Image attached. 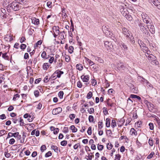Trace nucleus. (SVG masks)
Segmentation results:
<instances>
[{
    "instance_id": "f257e3e1",
    "label": "nucleus",
    "mask_w": 160,
    "mask_h": 160,
    "mask_svg": "<svg viewBox=\"0 0 160 160\" xmlns=\"http://www.w3.org/2000/svg\"><path fill=\"white\" fill-rule=\"evenodd\" d=\"M9 6L14 11H18L22 8L21 4L15 1L13 2Z\"/></svg>"
},
{
    "instance_id": "f03ea898",
    "label": "nucleus",
    "mask_w": 160,
    "mask_h": 160,
    "mask_svg": "<svg viewBox=\"0 0 160 160\" xmlns=\"http://www.w3.org/2000/svg\"><path fill=\"white\" fill-rule=\"evenodd\" d=\"M138 26L140 30L143 33L145 36L147 37L150 36V33L147 29L145 28L144 24L140 22L138 24Z\"/></svg>"
},
{
    "instance_id": "7ed1b4c3",
    "label": "nucleus",
    "mask_w": 160,
    "mask_h": 160,
    "mask_svg": "<svg viewBox=\"0 0 160 160\" xmlns=\"http://www.w3.org/2000/svg\"><path fill=\"white\" fill-rule=\"evenodd\" d=\"M102 30L105 34L109 38H112L113 34L111 32L109 29L105 26H103L102 27Z\"/></svg>"
},
{
    "instance_id": "20e7f679",
    "label": "nucleus",
    "mask_w": 160,
    "mask_h": 160,
    "mask_svg": "<svg viewBox=\"0 0 160 160\" xmlns=\"http://www.w3.org/2000/svg\"><path fill=\"white\" fill-rule=\"evenodd\" d=\"M147 24L148 28L149 29L150 32L152 34H154L155 32V29L154 26L153 25L152 22L151 21Z\"/></svg>"
},
{
    "instance_id": "39448f33",
    "label": "nucleus",
    "mask_w": 160,
    "mask_h": 160,
    "mask_svg": "<svg viewBox=\"0 0 160 160\" xmlns=\"http://www.w3.org/2000/svg\"><path fill=\"white\" fill-rule=\"evenodd\" d=\"M142 17L143 22L146 23V24H148L149 22L151 21L150 18L148 17L147 15L144 13H143L142 14Z\"/></svg>"
},
{
    "instance_id": "423d86ee",
    "label": "nucleus",
    "mask_w": 160,
    "mask_h": 160,
    "mask_svg": "<svg viewBox=\"0 0 160 160\" xmlns=\"http://www.w3.org/2000/svg\"><path fill=\"white\" fill-rule=\"evenodd\" d=\"M119 9L120 11L124 17L126 16V15L129 13L127 9L124 8V7L122 6H121L119 7Z\"/></svg>"
},
{
    "instance_id": "0eeeda50",
    "label": "nucleus",
    "mask_w": 160,
    "mask_h": 160,
    "mask_svg": "<svg viewBox=\"0 0 160 160\" xmlns=\"http://www.w3.org/2000/svg\"><path fill=\"white\" fill-rule=\"evenodd\" d=\"M105 48L107 50H111L113 48V46L111 42L106 41L104 42Z\"/></svg>"
},
{
    "instance_id": "6e6552de",
    "label": "nucleus",
    "mask_w": 160,
    "mask_h": 160,
    "mask_svg": "<svg viewBox=\"0 0 160 160\" xmlns=\"http://www.w3.org/2000/svg\"><path fill=\"white\" fill-rule=\"evenodd\" d=\"M122 33L125 36L126 38L129 37L130 34V31L128 30L125 28H123L122 29Z\"/></svg>"
},
{
    "instance_id": "1a4fd4ad",
    "label": "nucleus",
    "mask_w": 160,
    "mask_h": 160,
    "mask_svg": "<svg viewBox=\"0 0 160 160\" xmlns=\"http://www.w3.org/2000/svg\"><path fill=\"white\" fill-rule=\"evenodd\" d=\"M62 111V108L61 107H58L53 109L52 111V114L53 115H57L60 112Z\"/></svg>"
},
{
    "instance_id": "9d476101",
    "label": "nucleus",
    "mask_w": 160,
    "mask_h": 160,
    "mask_svg": "<svg viewBox=\"0 0 160 160\" xmlns=\"http://www.w3.org/2000/svg\"><path fill=\"white\" fill-rule=\"evenodd\" d=\"M117 68L120 70L121 69H124L126 67L123 65L122 62H119L117 64Z\"/></svg>"
},
{
    "instance_id": "9b49d317",
    "label": "nucleus",
    "mask_w": 160,
    "mask_h": 160,
    "mask_svg": "<svg viewBox=\"0 0 160 160\" xmlns=\"http://www.w3.org/2000/svg\"><path fill=\"white\" fill-rule=\"evenodd\" d=\"M32 23L36 25H38L39 24V20L33 17L31 18Z\"/></svg>"
},
{
    "instance_id": "f8f14e48",
    "label": "nucleus",
    "mask_w": 160,
    "mask_h": 160,
    "mask_svg": "<svg viewBox=\"0 0 160 160\" xmlns=\"http://www.w3.org/2000/svg\"><path fill=\"white\" fill-rule=\"evenodd\" d=\"M81 78L83 82H87L89 80V76L88 75H82L81 76Z\"/></svg>"
},
{
    "instance_id": "ddd939ff",
    "label": "nucleus",
    "mask_w": 160,
    "mask_h": 160,
    "mask_svg": "<svg viewBox=\"0 0 160 160\" xmlns=\"http://www.w3.org/2000/svg\"><path fill=\"white\" fill-rule=\"evenodd\" d=\"M126 39L127 40H129L131 43L132 44L135 42L134 38L132 35H130L129 37L127 38Z\"/></svg>"
},
{
    "instance_id": "4468645a",
    "label": "nucleus",
    "mask_w": 160,
    "mask_h": 160,
    "mask_svg": "<svg viewBox=\"0 0 160 160\" xmlns=\"http://www.w3.org/2000/svg\"><path fill=\"white\" fill-rule=\"evenodd\" d=\"M130 98H137L140 102H141L142 100L140 97L134 94H131L130 96Z\"/></svg>"
},
{
    "instance_id": "2eb2a0df",
    "label": "nucleus",
    "mask_w": 160,
    "mask_h": 160,
    "mask_svg": "<svg viewBox=\"0 0 160 160\" xmlns=\"http://www.w3.org/2000/svg\"><path fill=\"white\" fill-rule=\"evenodd\" d=\"M55 72L57 75V77L58 78H60L61 77V75L64 73L63 71H60L59 70H56Z\"/></svg>"
},
{
    "instance_id": "dca6fc26",
    "label": "nucleus",
    "mask_w": 160,
    "mask_h": 160,
    "mask_svg": "<svg viewBox=\"0 0 160 160\" xmlns=\"http://www.w3.org/2000/svg\"><path fill=\"white\" fill-rule=\"evenodd\" d=\"M130 132L131 135L132 136H136L138 134L137 131L133 128H132L130 130Z\"/></svg>"
},
{
    "instance_id": "f3484780",
    "label": "nucleus",
    "mask_w": 160,
    "mask_h": 160,
    "mask_svg": "<svg viewBox=\"0 0 160 160\" xmlns=\"http://www.w3.org/2000/svg\"><path fill=\"white\" fill-rule=\"evenodd\" d=\"M119 45L122 49L127 50L128 47L123 42H120L119 43Z\"/></svg>"
},
{
    "instance_id": "a211bd4d",
    "label": "nucleus",
    "mask_w": 160,
    "mask_h": 160,
    "mask_svg": "<svg viewBox=\"0 0 160 160\" xmlns=\"http://www.w3.org/2000/svg\"><path fill=\"white\" fill-rule=\"evenodd\" d=\"M142 49H143L144 52L146 53H148V52H150V51L147 47H146L145 44H144V45L142 46Z\"/></svg>"
},
{
    "instance_id": "6ab92c4d",
    "label": "nucleus",
    "mask_w": 160,
    "mask_h": 160,
    "mask_svg": "<svg viewBox=\"0 0 160 160\" xmlns=\"http://www.w3.org/2000/svg\"><path fill=\"white\" fill-rule=\"evenodd\" d=\"M50 65L48 63H45L43 65V68L44 70H47L49 68Z\"/></svg>"
},
{
    "instance_id": "aec40b11",
    "label": "nucleus",
    "mask_w": 160,
    "mask_h": 160,
    "mask_svg": "<svg viewBox=\"0 0 160 160\" xmlns=\"http://www.w3.org/2000/svg\"><path fill=\"white\" fill-rule=\"evenodd\" d=\"M70 128L72 130V132H75L77 131V129L74 125H72L70 126Z\"/></svg>"
},
{
    "instance_id": "412c9836",
    "label": "nucleus",
    "mask_w": 160,
    "mask_h": 160,
    "mask_svg": "<svg viewBox=\"0 0 160 160\" xmlns=\"http://www.w3.org/2000/svg\"><path fill=\"white\" fill-rule=\"evenodd\" d=\"M76 68L79 71H81L83 68V66L81 64H78L76 65Z\"/></svg>"
},
{
    "instance_id": "4be33fe9",
    "label": "nucleus",
    "mask_w": 160,
    "mask_h": 160,
    "mask_svg": "<svg viewBox=\"0 0 160 160\" xmlns=\"http://www.w3.org/2000/svg\"><path fill=\"white\" fill-rule=\"evenodd\" d=\"M106 126L107 127H109L110 126V120L109 118H108L106 119Z\"/></svg>"
},
{
    "instance_id": "5701e85b",
    "label": "nucleus",
    "mask_w": 160,
    "mask_h": 160,
    "mask_svg": "<svg viewBox=\"0 0 160 160\" xmlns=\"http://www.w3.org/2000/svg\"><path fill=\"white\" fill-rule=\"evenodd\" d=\"M62 15L63 18H66L67 16L65 12V10L64 8H62Z\"/></svg>"
},
{
    "instance_id": "b1692460",
    "label": "nucleus",
    "mask_w": 160,
    "mask_h": 160,
    "mask_svg": "<svg viewBox=\"0 0 160 160\" xmlns=\"http://www.w3.org/2000/svg\"><path fill=\"white\" fill-rule=\"evenodd\" d=\"M64 94L63 92L62 91H60L58 93V96L60 98H63V95Z\"/></svg>"
},
{
    "instance_id": "393cba45",
    "label": "nucleus",
    "mask_w": 160,
    "mask_h": 160,
    "mask_svg": "<svg viewBox=\"0 0 160 160\" xmlns=\"http://www.w3.org/2000/svg\"><path fill=\"white\" fill-rule=\"evenodd\" d=\"M125 17L127 20L129 21H131L132 20V18L131 16L129 13L127 14Z\"/></svg>"
},
{
    "instance_id": "a878e982",
    "label": "nucleus",
    "mask_w": 160,
    "mask_h": 160,
    "mask_svg": "<svg viewBox=\"0 0 160 160\" xmlns=\"http://www.w3.org/2000/svg\"><path fill=\"white\" fill-rule=\"evenodd\" d=\"M46 147L45 145H43L41 146L40 148L41 152H42L46 149Z\"/></svg>"
},
{
    "instance_id": "bb28decb",
    "label": "nucleus",
    "mask_w": 160,
    "mask_h": 160,
    "mask_svg": "<svg viewBox=\"0 0 160 160\" xmlns=\"http://www.w3.org/2000/svg\"><path fill=\"white\" fill-rule=\"evenodd\" d=\"M148 143L150 146L152 147L153 146V140L152 138H150L148 140Z\"/></svg>"
},
{
    "instance_id": "cd10ccee",
    "label": "nucleus",
    "mask_w": 160,
    "mask_h": 160,
    "mask_svg": "<svg viewBox=\"0 0 160 160\" xmlns=\"http://www.w3.org/2000/svg\"><path fill=\"white\" fill-rule=\"evenodd\" d=\"M7 53H3L2 54V57L4 59L8 60L9 59V57L7 55Z\"/></svg>"
},
{
    "instance_id": "c85d7f7f",
    "label": "nucleus",
    "mask_w": 160,
    "mask_h": 160,
    "mask_svg": "<svg viewBox=\"0 0 160 160\" xmlns=\"http://www.w3.org/2000/svg\"><path fill=\"white\" fill-rule=\"evenodd\" d=\"M116 126V123L115 120L113 119L112 120L111 123V127L114 128Z\"/></svg>"
},
{
    "instance_id": "c756f323",
    "label": "nucleus",
    "mask_w": 160,
    "mask_h": 160,
    "mask_svg": "<svg viewBox=\"0 0 160 160\" xmlns=\"http://www.w3.org/2000/svg\"><path fill=\"white\" fill-rule=\"evenodd\" d=\"M92 92H89L88 93V94H87V98H88V99H90L91 98V97H92Z\"/></svg>"
},
{
    "instance_id": "7c9ffc66",
    "label": "nucleus",
    "mask_w": 160,
    "mask_h": 160,
    "mask_svg": "<svg viewBox=\"0 0 160 160\" xmlns=\"http://www.w3.org/2000/svg\"><path fill=\"white\" fill-rule=\"evenodd\" d=\"M95 60L100 63H102L103 62V60L100 57H96L95 58Z\"/></svg>"
},
{
    "instance_id": "2f4dec72",
    "label": "nucleus",
    "mask_w": 160,
    "mask_h": 160,
    "mask_svg": "<svg viewBox=\"0 0 160 160\" xmlns=\"http://www.w3.org/2000/svg\"><path fill=\"white\" fill-rule=\"evenodd\" d=\"M155 154L154 152H152L151 153L149 154L147 157V158L150 159L153 156V155Z\"/></svg>"
},
{
    "instance_id": "473e14b6",
    "label": "nucleus",
    "mask_w": 160,
    "mask_h": 160,
    "mask_svg": "<svg viewBox=\"0 0 160 160\" xmlns=\"http://www.w3.org/2000/svg\"><path fill=\"white\" fill-rule=\"evenodd\" d=\"M138 79L139 81L142 83H143L144 81L146 82V80L145 79L141 77H139L138 78Z\"/></svg>"
},
{
    "instance_id": "72a5a7b5",
    "label": "nucleus",
    "mask_w": 160,
    "mask_h": 160,
    "mask_svg": "<svg viewBox=\"0 0 160 160\" xmlns=\"http://www.w3.org/2000/svg\"><path fill=\"white\" fill-rule=\"evenodd\" d=\"M51 148L54 150L55 152H57L58 151V147L55 145H53L51 147Z\"/></svg>"
},
{
    "instance_id": "f704fd0d",
    "label": "nucleus",
    "mask_w": 160,
    "mask_h": 160,
    "mask_svg": "<svg viewBox=\"0 0 160 160\" xmlns=\"http://www.w3.org/2000/svg\"><path fill=\"white\" fill-rule=\"evenodd\" d=\"M74 48L72 46H70L68 49L69 52L70 53H72L73 52Z\"/></svg>"
},
{
    "instance_id": "c9c22d12",
    "label": "nucleus",
    "mask_w": 160,
    "mask_h": 160,
    "mask_svg": "<svg viewBox=\"0 0 160 160\" xmlns=\"http://www.w3.org/2000/svg\"><path fill=\"white\" fill-rule=\"evenodd\" d=\"M52 153L51 151H49L46 153L45 157L46 158L52 155Z\"/></svg>"
},
{
    "instance_id": "e433bc0d",
    "label": "nucleus",
    "mask_w": 160,
    "mask_h": 160,
    "mask_svg": "<svg viewBox=\"0 0 160 160\" xmlns=\"http://www.w3.org/2000/svg\"><path fill=\"white\" fill-rule=\"evenodd\" d=\"M104 146L102 145H99V144L98 145V150L101 151L103 148Z\"/></svg>"
},
{
    "instance_id": "4c0bfd02",
    "label": "nucleus",
    "mask_w": 160,
    "mask_h": 160,
    "mask_svg": "<svg viewBox=\"0 0 160 160\" xmlns=\"http://www.w3.org/2000/svg\"><path fill=\"white\" fill-rule=\"evenodd\" d=\"M14 1L19 2V3L21 4V5L26 2V0H15Z\"/></svg>"
},
{
    "instance_id": "58836bf2",
    "label": "nucleus",
    "mask_w": 160,
    "mask_h": 160,
    "mask_svg": "<svg viewBox=\"0 0 160 160\" xmlns=\"http://www.w3.org/2000/svg\"><path fill=\"white\" fill-rule=\"evenodd\" d=\"M113 146L110 143H108L107 146V148L108 149L110 150L112 149Z\"/></svg>"
},
{
    "instance_id": "ea45409f",
    "label": "nucleus",
    "mask_w": 160,
    "mask_h": 160,
    "mask_svg": "<svg viewBox=\"0 0 160 160\" xmlns=\"http://www.w3.org/2000/svg\"><path fill=\"white\" fill-rule=\"evenodd\" d=\"M89 121L90 122H93L94 120V118L92 116L90 115L88 118Z\"/></svg>"
},
{
    "instance_id": "a19ab883",
    "label": "nucleus",
    "mask_w": 160,
    "mask_h": 160,
    "mask_svg": "<svg viewBox=\"0 0 160 160\" xmlns=\"http://www.w3.org/2000/svg\"><path fill=\"white\" fill-rule=\"evenodd\" d=\"M152 2L153 4L155 6H157L158 5V4H159L160 2L158 0H152Z\"/></svg>"
},
{
    "instance_id": "79ce46f5",
    "label": "nucleus",
    "mask_w": 160,
    "mask_h": 160,
    "mask_svg": "<svg viewBox=\"0 0 160 160\" xmlns=\"http://www.w3.org/2000/svg\"><path fill=\"white\" fill-rule=\"evenodd\" d=\"M57 77V75L56 74V73L55 72L52 74V76L50 77V78H51V79L54 80L55 79H56L57 77Z\"/></svg>"
},
{
    "instance_id": "37998d69",
    "label": "nucleus",
    "mask_w": 160,
    "mask_h": 160,
    "mask_svg": "<svg viewBox=\"0 0 160 160\" xmlns=\"http://www.w3.org/2000/svg\"><path fill=\"white\" fill-rule=\"evenodd\" d=\"M149 105H150V107H149L148 106V108H149V111L152 112V111L153 108H154V106L153 104H150Z\"/></svg>"
},
{
    "instance_id": "c03bdc74",
    "label": "nucleus",
    "mask_w": 160,
    "mask_h": 160,
    "mask_svg": "<svg viewBox=\"0 0 160 160\" xmlns=\"http://www.w3.org/2000/svg\"><path fill=\"white\" fill-rule=\"evenodd\" d=\"M76 117V115L74 114H71L69 115V117L71 120H73Z\"/></svg>"
},
{
    "instance_id": "a18cd8bd",
    "label": "nucleus",
    "mask_w": 160,
    "mask_h": 160,
    "mask_svg": "<svg viewBox=\"0 0 160 160\" xmlns=\"http://www.w3.org/2000/svg\"><path fill=\"white\" fill-rule=\"evenodd\" d=\"M67 143V142L66 140H63L61 142V145L65 146Z\"/></svg>"
},
{
    "instance_id": "49530a36",
    "label": "nucleus",
    "mask_w": 160,
    "mask_h": 160,
    "mask_svg": "<svg viewBox=\"0 0 160 160\" xmlns=\"http://www.w3.org/2000/svg\"><path fill=\"white\" fill-rule=\"evenodd\" d=\"M19 97L20 95L18 94L14 95L13 98V100L14 101H15L17 98H19Z\"/></svg>"
},
{
    "instance_id": "de8ad7c7",
    "label": "nucleus",
    "mask_w": 160,
    "mask_h": 160,
    "mask_svg": "<svg viewBox=\"0 0 160 160\" xmlns=\"http://www.w3.org/2000/svg\"><path fill=\"white\" fill-rule=\"evenodd\" d=\"M149 128L151 130H153L154 129L153 124L152 122H150L149 124Z\"/></svg>"
},
{
    "instance_id": "09e8293b",
    "label": "nucleus",
    "mask_w": 160,
    "mask_h": 160,
    "mask_svg": "<svg viewBox=\"0 0 160 160\" xmlns=\"http://www.w3.org/2000/svg\"><path fill=\"white\" fill-rule=\"evenodd\" d=\"M87 133L89 135H91L92 134V128L91 127H89L88 129Z\"/></svg>"
},
{
    "instance_id": "8fccbe9b",
    "label": "nucleus",
    "mask_w": 160,
    "mask_h": 160,
    "mask_svg": "<svg viewBox=\"0 0 160 160\" xmlns=\"http://www.w3.org/2000/svg\"><path fill=\"white\" fill-rule=\"evenodd\" d=\"M34 94L36 97H38L39 96V92L38 90H36L34 92Z\"/></svg>"
},
{
    "instance_id": "3c124183",
    "label": "nucleus",
    "mask_w": 160,
    "mask_h": 160,
    "mask_svg": "<svg viewBox=\"0 0 160 160\" xmlns=\"http://www.w3.org/2000/svg\"><path fill=\"white\" fill-rule=\"evenodd\" d=\"M63 132L65 133H67L68 132V129L67 127H64L63 129Z\"/></svg>"
},
{
    "instance_id": "603ef678",
    "label": "nucleus",
    "mask_w": 160,
    "mask_h": 160,
    "mask_svg": "<svg viewBox=\"0 0 160 160\" xmlns=\"http://www.w3.org/2000/svg\"><path fill=\"white\" fill-rule=\"evenodd\" d=\"M20 125L21 126H23L24 125V124L23 120L22 118L21 117L20 118Z\"/></svg>"
},
{
    "instance_id": "864d4df0",
    "label": "nucleus",
    "mask_w": 160,
    "mask_h": 160,
    "mask_svg": "<svg viewBox=\"0 0 160 160\" xmlns=\"http://www.w3.org/2000/svg\"><path fill=\"white\" fill-rule=\"evenodd\" d=\"M15 142V140L14 138H12L10 139L9 141V143L10 144L12 145L14 144Z\"/></svg>"
},
{
    "instance_id": "5fc2aeb1",
    "label": "nucleus",
    "mask_w": 160,
    "mask_h": 160,
    "mask_svg": "<svg viewBox=\"0 0 160 160\" xmlns=\"http://www.w3.org/2000/svg\"><path fill=\"white\" fill-rule=\"evenodd\" d=\"M88 111L90 114L93 113L94 112V109L93 108H91L89 109L88 110Z\"/></svg>"
},
{
    "instance_id": "6e6d98bb",
    "label": "nucleus",
    "mask_w": 160,
    "mask_h": 160,
    "mask_svg": "<svg viewBox=\"0 0 160 160\" xmlns=\"http://www.w3.org/2000/svg\"><path fill=\"white\" fill-rule=\"evenodd\" d=\"M26 47V45L24 44H22L20 45V48L22 50H24Z\"/></svg>"
},
{
    "instance_id": "4d7b16f0",
    "label": "nucleus",
    "mask_w": 160,
    "mask_h": 160,
    "mask_svg": "<svg viewBox=\"0 0 160 160\" xmlns=\"http://www.w3.org/2000/svg\"><path fill=\"white\" fill-rule=\"evenodd\" d=\"M6 131L4 130H1L0 131V136H2L3 135L5 134Z\"/></svg>"
},
{
    "instance_id": "13d9d810",
    "label": "nucleus",
    "mask_w": 160,
    "mask_h": 160,
    "mask_svg": "<svg viewBox=\"0 0 160 160\" xmlns=\"http://www.w3.org/2000/svg\"><path fill=\"white\" fill-rule=\"evenodd\" d=\"M59 131V129L57 128H55L54 129L53 133L55 134H57Z\"/></svg>"
},
{
    "instance_id": "bf43d9fd",
    "label": "nucleus",
    "mask_w": 160,
    "mask_h": 160,
    "mask_svg": "<svg viewBox=\"0 0 160 160\" xmlns=\"http://www.w3.org/2000/svg\"><path fill=\"white\" fill-rule=\"evenodd\" d=\"M121 158V156L119 154H117L116 155V157H115V159L114 160H116V159H117V160H120V158Z\"/></svg>"
},
{
    "instance_id": "052dcab7",
    "label": "nucleus",
    "mask_w": 160,
    "mask_h": 160,
    "mask_svg": "<svg viewBox=\"0 0 160 160\" xmlns=\"http://www.w3.org/2000/svg\"><path fill=\"white\" fill-rule=\"evenodd\" d=\"M46 56V53L45 51H43L41 54V57L43 58H45Z\"/></svg>"
},
{
    "instance_id": "680f3d73",
    "label": "nucleus",
    "mask_w": 160,
    "mask_h": 160,
    "mask_svg": "<svg viewBox=\"0 0 160 160\" xmlns=\"http://www.w3.org/2000/svg\"><path fill=\"white\" fill-rule=\"evenodd\" d=\"M24 118H31V116L28 113H26L24 115Z\"/></svg>"
},
{
    "instance_id": "e2e57ef3",
    "label": "nucleus",
    "mask_w": 160,
    "mask_h": 160,
    "mask_svg": "<svg viewBox=\"0 0 160 160\" xmlns=\"http://www.w3.org/2000/svg\"><path fill=\"white\" fill-rule=\"evenodd\" d=\"M151 62H153L154 63H155L156 64H157L156 62V58L155 57H154L153 56V57H152L151 60L150 61Z\"/></svg>"
},
{
    "instance_id": "0e129e2a",
    "label": "nucleus",
    "mask_w": 160,
    "mask_h": 160,
    "mask_svg": "<svg viewBox=\"0 0 160 160\" xmlns=\"http://www.w3.org/2000/svg\"><path fill=\"white\" fill-rule=\"evenodd\" d=\"M50 78H48V76H46V77L45 78L44 80V82L45 83H47L48 82L49 80V79Z\"/></svg>"
},
{
    "instance_id": "69168bd1",
    "label": "nucleus",
    "mask_w": 160,
    "mask_h": 160,
    "mask_svg": "<svg viewBox=\"0 0 160 160\" xmlns=\"http://www.w3.org/2000/svg\"><path fill=\"white\" fill-rule=\"evenodd\" d=\"M18 134H19L18 132H16L14 133H12V137L13 136L14 138H17Z\"/></svg>"
},
{
    "instance_id": "338daca9",
    "label": "nucleus",
    "mask_w": 160,
    "mask_h": 160,
    "mask_svg": "<svg viewBox=\"0 0 160 160\" xmlns=\"http://www.w3.org/2000/svg\"><path fill=\"white\" fill-rule=\"evenodd\" d=\"M42 42V40H40L37 42L36 43V47H38V45H41Z\"/></svg>"
},
{
    "instance_id": "774afa93",
    "label": "nucleus",
    "mask_w": 160,
    "mask_h": 160,
    "mask_svg": "<svg viewBox=\"0 0 160 160\" xmlns=\"http://www.w3.org/2000/svg\"><path fill=\"white\" fill-rule=\"evenodd\" d=\"M52 2L50 1H48L47 2V6L48 7V8H51L52 7V5H51V4H52Z\"/></svg>"
}]
</instances>
